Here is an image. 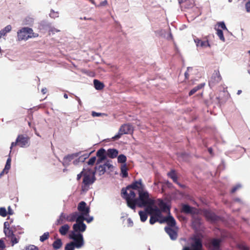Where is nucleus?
<instances>
[{"instance_id": "obj_1", "label": "nucleus", "mask_w": 250, "mask_h": 250, "mask_svg": "<svg viewBox=\"0 0 250 250\" xmlns=\"http://www.w3.org/2000/svg\"><path fill=\"white\" fill-rule=\"evenodd\" d=\"M121 196L126 200L128 207L133 209L135 208L136 205H138V201L135 198L136 193L134 191H130V193H128L125 188H123L121 190Z\"/></svg>"}, {"instance_id": "obj_2", "label": "nucleus", "mask_w": 250, "mask_h": 250, "mask_svg": "<svg viewBox=\"0 0 250 250\" xmlns=\"http://www.w3.org/2000/svg\"><path fill=\"white\" fill-rule=\"evenodd\" d=\"M138 201V206L139 207H149L153 206L155 202L153 199L149 198V195L147 191L143 190L140 191L139 193V198L136 199Z\"/></svg>"}, {"instance_id": "obj_3", "label": "nucleus", "mask_w": 250, "mask_h": 250, "mask_svg": "<svg viewBox=\"0 0 250 250\" xmlns=\"http://www.w3.org/2000/svg\"><path fill=\"white\" fill-rule=\"evenodd\" d=\"M38 36V34L34 33L32 28L28 27H23L17 32L18 40L19 41H26L30 38L37 37Z\"/></svg>"}, {"instance_id": "obj_4", "label": "nucleus", "mask_w": 250, "mask_h": 250, "mask_svg": "<svg viewBox=\"0 0 250 250\" xmlns=\"http://www.w3.org/2000/svg\"><path fill=\"white\" fill-rule=\"evenodd\" d=\"M30 145V138L26 135L21 134L19 135L14 142H12L11 144L10 149L16 146H18L21 147H26Z\"/></svg>"}, {"instance_id": "obj_5", "label": "nucleus", "mask_w": 250, "mask_h": 250, "mask_svg": "<svg viewBox=\"0 0 250 250\" xmlns=\"http://www.w3.org/2000/svg\"><path fill=\"white\" fill-rule=\"evenodd\" d=\"M193 242L191 244V248L188 246L184 247L182 250H203L202 241L201 239L194 237L191 238Z\"/></svg>"}, {"instance_id": "obj_6", "label": "nucleus", "mask_w": 250, "mask_h": 250, "mask_svg": "<svg viewBox=\"0 0 250 250\" xmlns=\"http://www.w3.org/2000/svg\"><path fill=\"white\" fill-rule=\"evenodd\" d=\"M144 186L142 184V181L141 179H139L138 181H135L132 182L130 185H128L125 189L128 193H130V191H133L134 189L137 190L139 193L140 191L144 190Z\"/></svg>"}, {"instance_id": "obj_7", "label": "nucleus", "mask_w": 250, "mask_h": 250, "mask_svg": "<svg viewBox=\"0 0 250 250\" xmlns=\"http://www.w3.org/2000/svg\"><path fill=\"white\" fill-rule=\"evenodd\" d=\"M69 237L74 241L73 242L77 248H80L83 245V239L82 234H76L74 232H72Z\"/></svg>"}, {"instance_id": "obj_8", "label": "nucleus", "mask_w": 250, "mask_h": 250, "mask_svg": "<svg viewBox=\"0 0 250 250\" xmlns=\"http://www.w3.org/2000/svg\"><path fill=\"white\" fill-rule=\"evenodd\" d=\"M95 180L94 175H91V173L90 170H87L86 172L83 174V183L84 187H83V190L84 188L88 187L90 185L92 184Z\"/></svg>"}, {"instance_id": "obj_9", "label": "nucleus", "mask_w": 250, "mask_h": 250, "mask_svg": "<svg viewBox=\"0 0 250 250\" xmlns=\"http://www.w3.org/2000/svg\"><path fill=\"white\" fill-rule=\"evenodd\" d=\"M153 206H150L149 207L146 208V211L150 215H154L160 219H162L163 217L162 216L161 210L156 206L154 207H153Z\"/></svg>"}, {"instance_id": "obj_10", "label": "nucleus", "mask_w": 250, "mask_h": 250, "mask_svg": "<svg viewBox=\"0 0 250 250\" xmlns=\"http://www.w3.org/2000/svg\"><path fill=\"white\" fill-rule=\"evenodd\" d=\"M222 80V77L218 69L215 70L209 81V85L213 86Z\"/></svg>"}, {"instance_id": "obj_11", "label": "nucleus", "mask_w": 250, "mask_h": 250, "mask_svg": "<svg viewBox=\"0 0 250 250\" xmlns=\"http://www.w3.org/2000/svg\"><path fill=\"white\" fill-rule=\"evenodd\" d=\"M221 240L219 239L213 238L208 244V248L210 250H219Z\"/></svg>"}, {"instance_id": "obj_12", "label": "nucleus", "mask_w": 250, "mask_h": 250, "mask_svg": "<svg viewBox=\"0 0 250 250\" xmlns=\"http://www.w3.org/2000/svg\"><path fill=\"white\" fill-rule=\"evenodd\" d=\"M78 210L82 215L88 216L90 212V208L86 206V204L84 201H81L78 205Z\"/></svg>"}, {"instance_id": "obj_13", "label": "nucleus", "mask_w": 250, "mask_h": 250, "mask_svg": "<svg viewBox=\"0 0 250 250\" xmlns=\"http://www.w3.org/2000/svg\"><path fill=\"white\" fill-rule=\"evenodd\" d=\"M203 214L206 219L211 222H214L218 220L219 217L213 212L209 210H204Z\"/></svg>"}, {"instance_id": "obj_14", "label": "nucleus", "mask_w": 250, "mask_h": 250, "mask_svg": "<svg viewBox=\"0 0 250 250\" xmlns=\"http://www.w3.org/2000/svg\"><path fill=\"white\" fill-rule=\"evenodd\" d=\"M166 222L168 226V227H174L176 225V221L174 217L171 215H168L167 217H164L162 220H160V223L162 224Z\"/></svg>"}, {"instance_id": "obj_15", "label": "nucleus", "mask_w": 250, "mask_h": 250, "mask_svg": "<svg viewBox=\"0 0 250 250\" xmlns=\"http://www.w3.org/2000/svg\"><path fill=\"white\" fill-rule=\"evenodd\" d=\"M165 230L168 234L170 239L172 240H175L178 237L177 231L170 227H166Z\"/></svg>"}, {"instance_id": "obj_16", "label": "nucleus", "mask_w": 250, "mask_h": 250, "mask_svg": "<svg viewBox=\"0 0 250 250\" xmlns=\"http://www.w3.org/2000/svg\"><path fill=\"white\" fill-rule=\"evenodd\" d=\"M180 6L185 9H189L194 6L193 0H178Z\"/></svg>"}, {"instance_id": "obj_17", "label": "nucleus", "mask_w": 250, "mask_h": 250, "mask_svg": "<svg viewBox=\"0 0 250 250\" xmlns=\"http://www.w3.org/2000/svg\"><path fill=\"white\" fill-rule=\"evenodd\" d=\"M78 156V153H73L65 156L63 159L62 164L64 166H68L69 165L71 161L75 158Z\"/></svg>"}, {"instance_id": "obj_18", "label": "nucleus", "mask_w": 250, "mask_h": 250, "mask_svg": "<svg viewBox=\"0 0 250 250\" xmlns=\"http://www.w3.org/2000/svg\"><path fill=\"white\" fill-rule=\"evenodd\" d=\"M96 156L98 159L97 161V164L101 163L103 161L106 159L105 150L104 148H101L99 149L96 153Z\"/></svg>"}, {"instance_id": "obj_19", "label": "nucleus", "mask_w": 250, "mask_h": 250, "mask_svg": "<svg viewBox=\"0 0 250 250\" xmlns=\"http://www.w3.org/2000/svg\"><path fill=\"white\" fill-rule=\"evenodd\" d=\"M194 41L197 46L201 47H210V44L208 40L202 41L197 38H195Z\"/></svg>"}, {"instance_id": "obj_20", "label": "nucleus", "mask_w": 250, "mask_h": 250, "mask_svg": "<svg viewBox=\"0 0 250 250\" xmlns=\"http://www.w3.org/2000/svg\"><path fill=\"white\" fill-rule=\"evenodd\" d=\"M86 225L84 224H74L73 226V232H83L86 229Z\"/></svg>"}, {"instance_id": "obj_21", "label": "nucleus", "mask_w": 250, "mask_h": 250, "mask_svg": "<svg viewBox=\"0 0 250 250\" xmlns=\"http://www.w3.org/2000/svg\"><path fill=\"white\" fill-rule=\"evenodd\" d=\"M3 231L6 236L8 237H11L14 235L13 230L9 228V224L7 222L4 223Z\"/></svg>"}, {"instance_id": "obj_22", "label": "nucleus", "mask_w": 250, "mask_h": 250, "mask_svg": "<svg viewBox=\"0 0 250 250\" xmlns=\"http://www.w3.org/2000/svg\"><path fill=\"white\" fill-rule=\"evenodd\" d=\"M193 209L194 208L189 205L183 204L182 205L181 211L186 214H194Z\"/></svg>"}, {"instance_id": "obj_23", "label": "nucleus", "mask_w": 250, "mask_h": 250, "mask_svg": "<svg viewBox=\"0 0 250 250\" xmlns=\"http://www.w3.org/2000/svg\"><path fill=\"white\" fill-rule=\"evenodd\" d=\"M119 129L124 134L130 133L132 131L131 126L129 124L122 125Z\"/></svg>"}, {"instance_id": "obj_24", "label": "nucleus", "mask_w": 250, "mask_h": 250, "mask_svg": "<svg viewBox=\"0 0 250 250\" xmlns=\"http://www.w3.org/2000/svg\"><path fill=\"white\" fill-rule=\"evenodd\" d=\"M118 154V151L114 148H109L107 151V155L110 158H116Z\"/></svg>"}, {"instance_id": "obj_25", "label": "nucleus", "mask_w": 250, "mask_h": 250, "mask_svg": "<svg viewBox=\"0 0 250 250\" xmlns=\"http://www.w3.org/2000/svg\"><path fill=\"white\" fill-rule=\"evenodd\" d=\"M78 215V212H74L69 215H67L65 214V218L66 219V221L73 222H74Z\"/></svg>"}, {"instance_id": "obj_26", "label": "nucleus", "mask_w": 250, "mask_h": 250, "mask_svg": "<svg viewBox=\"0 0 250 250\" xmlns=\"http://www.w3.org/2000/svg\"><path fill=\"white\" fill-rule=\"evenodd\" d=\"M70 229V227L67 224H65L63 226H62L60 229H59V232L60 234L62 235H65L67 234V232L68 231L69 229Z\"/></svg>"}, {"instance_id": "obj_27", "label": "nucleus", "mask_w": 250, "mask_h": 250, "mask_svg": "<svg viewBox=\"0 0 250 250\" xmlns=\"http://www.w3.org/2000/svg\"><path fill=\"white\" fill-rule=\"evenodd\" d=\"M66 221L65 213L62 212L60 214L59 219H57L56 224L57 225H61L65 223Z\"/></svg>"}, {"instance_id": "obj_28", "label": "nucleus", "mask_w": 250, "mask_h": 250, "mask_svg": "<svg viewBox=\"0 0 250 250\" xmlns=\"http://www.w3.org/2000/svg\"><path fill=\"white\" fill-rule=\"evenodd\" d=\"M158 206L159 208H160V210L161 211L163 212H166L168 210L169 211V209L166 203H165L163 200H160L159 203H158Z\"/></svg>"}, {"instance_id": "obj_29", "label": "nucleus", "mask_w": 250, "mask_h": 250, "mask_svg": "<svg viewBox=\"0 0 250 250\" xmlns=\"http://www.w3.org/2000/svg\"><path fill=\"white\" fill-rule=\"evenodd\" d=\"M94 87L97 90H102L104 87V84L103 83L101 82L98 80L95 79L93 81Z\"/></svg>"}, {"instance_id": "obj_30", "label": "nucleus", "mask_w": 250, "mask_h": 250, "mask_svg": "<svg viewBox=\"0 0 250 250\" xmlns=\"http://www.w3.org/2000/svg\"><path fill=\"white\" fill-rule=\"evenodd\" d=\"M205 85V84L204 83H201L197 86H196L195 87H194L193 88H192L189 92L188 93V95L189 96L192 95L193 94H194L195 92H196L197 91H198L199 90L201 89V88H202Z\"/></svg>"}, {"instance_id": "obj_31", "label": "nucleus", "mask_w": 250, "mask_h": 250, "mask_svg": "<svg viewBox=\"0 0 250 250\" xmlns=\"http://www.w3.org/2000/svg\"><path fill=\"white\" fill-rule=\"evenodd\" d=\"M11 159L10 158H8L6 161V165L5 166V167L2 172L0 173V175H2V174L5 171L6 173H8V170L10 169L11 167Z\"/></svg>"}, {"instance_id": "obj_32", "label": "nucleus", "mask_w": 250, "mask_h": 250, "mask_svg": "<svg viewBox=\"0 0 250 250\" xmlns=\"http://www.w3.org/2000/svg\"><path fill=\"white\" fill-rule=\"evenodd\" d=\"M52 246L53 248L55 250L60 249L62 246V242L61 240L60 239H57L53 242Z\"/></svg>"}, {"instance_id": "obj_33", "label": "nucleus", "mask_w": 250, "mask_h": 250, "mask_svg": "<svg viewBox=\"0 0 250 250\" xmlns=\"http://www.w3.org/2000/svg\"><path fill=\"white\" fill-rule=\"evenodd\" d=\"M147 214L148 213L146 211H140L139 212V214L140 216V219L142 222H144L146 220L147 218Z\"/></svg>"}, {"instance_id": "obj_34", "label": "nucleus", "mask_w": 250, "mask_h": 250, "mask_svg": "<svg viewBox=\"0 0 250 250\" xmlns=\"http://www.w3.org/2000/svg\"><path fill=\"white\" fill-rule=\"evenodd\" d=\"M121 171L123 178H126L128 176L127 168L125 164L121 167Z\"/></svg>"}, {"instance_id": "obj_35", "label": "nucleus", "mask_w": 250, "mask_h": 250, "mask_svg": "<svg viewBox=\"0 0 250 250\" xmlns=\"http://www.w3.org/2000/svg\"><path fill=\"white\" fill-rule=\"evenodd\" d=\"M216 30V34L222 42H225V38L224 36L223 32L222 30V29H220L219 28H217Z\"/></svg>"}, {"instance_id": "obj_36", "label": "nucleus", "mask_w": 250, "mask_h": 250, "mask_svg": "<svg viewBox=\"0 0 250 250\" xmlns=\"http://www.w3.org/2000/svg\"><path fill=\"white\" fill-rule=\"evenodd\" d=\"M85 215H82V214L81 215H79L78 214L75 221L76 222V224H83V221L85 220L84 216Z\"/></svg>"}, {"instance_id": "obj_37", "label": "nucleus", "mask_w": 250, "mask_h": 250, "mask_svg": "<svg viewBox=\"0 0 250 250\" xmlns=\"http://www.w3.org/2000/svg\"><path fill=\"white\" fill-rule=\"evenodd\" d=\"M97 169L98 172H99V174L100 175L104 174L106 171V168L104 165H100L99 166H98Z\"/></svg>"}, {"instance_id": "obj_38", "label": "nucleus", "mask_w": 250, "mask_h": 250, "mask_svg": "<svg viewBox=\"0 0 250 250\" xmlns=\"http://www.w3.org/2000/svg\"><path fill=\"white\" fill-rule=\"evenodd\" d=\"M162 219H160L159 218L154 216V215H151L150 220H149V223L151 225H153L156 222H159L160 223V220H162Z\"/></svg>"}, {"instance_id": "obj_39", "label": "nucleus", "mask_w": 250, "mask_h": 250, "mask_svg": "<svg viewBox=\"0 0 250 250\" xmlns=\"http://www.w3.org/2000/svg\"><path fill=\"white\" fill-rule=\"evenodd\" d=\"M126 161V157L124 154H120L118 157V162L119 163H125Z\"/></svg>"}, {"instance_id": "obj_40", "label": "nucleus", "mask_w": 250, "mask_h": 250, "mask_svg": "<svg viewBox=\"0 0 250 250\" xmlns=\"http://www.w3.org/2000/svg\"><path fill=\"white\" fill-rule=\"evenodd\" d=\"M75 247L74 243L73 242H71L66 245L65 247V250H74Z\"/></svg>"}, {"instance_id": "obj_41", "label": "nucleus", "mask_w": 250, "mask_h": 250, "mask_svg": "<svg viewBox=\"0 0 250 250\" xmlns=\"http://www.w3.org/2000/svg\"><path fill=\"white\" fill-rule=\"evenodd\" d=\"M49 233L48 232H46L44 233L43 234V235H42V236H40V240L41 242H43L44 241L48 239L49 238Z\"/></svg>"}, {"instance_id": "obj_42", "label": "nucleus", "mask_w": 250, "mask_h": 250, "mask_svg": "<svg viewBox=\"0 0 250 250\" xmlns=\"http://www.w3.org/2000/svg\"><path fill=\"white\" fill-rule=\"evenodd\" d=\"M23 250H39V248L35 245H29L25 246Z\"/></svg>"}, {"instance_id": "obj_43", "label": "nucleus", "mask_w": 250, "mask_h": 250, "mask_svg": "<svg viewBox=\"0 0 250 250\" xmlns=\"http://www.w3.org/2000/svg\"><path fill=\"white\" fill-rule=\"evenodd\" d=\"M237 247L240 250H250L249 247L244 243L239 244Z\"/></svg>"}, {"instance_id": "obj_44", "label": "nucleus", "mask_w": 250, "mask_h": 250, "mask_svg": "<svg viewBox=\"0 0 250 250\" xmlns=\"http://www.w3.org/2000/svg\"><path fill=\"white\" fill-rule=\"evenodd\" d=\"M7 215V212L6 208L3 207L0 208V215L2 217H6Z\"/></svg>"}, {"instance_id": "obj_45", "label": "nucleus", "mask_w": 250, "mask_h": 250, "mask_svg": "<svg viewBox=\"0 0 250 250\" xmlns=\"http://www.w3.org/2000/svg\"><path fill=\"white\" fill-rule=\"evenodd\" d=\"M96 160V157L95 156L92 157L89 159V160L87 162V164L88 165L92 166L95 164Z\"/></svg>"}, {"instance_id": "obj_46", "label": "nucleus", "mask_w": 250, "mask_h": 250, "mask_svg": "<svg viewBox=\"0 0 250 250\" xmlns=\"http://www.w3.org/2000/svg\"><path fill=\"white\" fill-rule=\"evenodd\" d=\"M217 25L218 26V28L220 27L222 29L228 30L224 22H219L217 23Z\"/></svg>"}, {"instance_id": "obj_47", "label": "nucleus", "mask_w": 250, "mask_h": 250, "mask_svg": "<svg viewBox=\"0 0 250 250\" xmlns=\"http://www.w3.org/2000/svg\"><path fill=\"white\" fill-rule=\"evenodd\" d=\"M49 15L50 17L52 18H55L59 17V13L57 12H55L52 10L49 14Z\"/></svg>"}, {"instance_id": "obj_48", "label": "nucleus", "mask_w": 250, "mask_h": 250, "mask_svg": "<svg viewBox=\"0 0 250 250\" xmlns=\"http://www.w3.org/2000/svg\"><path fill=\"white\" fill-rule=\"evenodd\" d=\"M167 175L169 177L172 179L176 176V174L175 170H171L169 172L167 173Z\"/></svg>"}, {"instance_id": "obj_49", "label": "nucleus", "mask_w": 250, "mask_h": 250, "mask_svg": "<svg viewBox=\"0 0 250 250\" xmlns=\"http://www.w3.org/2000/svg\"><path fill=\"white\" fill-rule=\"evenodd\" d=\"M10 238H11V241L12 246H14L15 244H16L19 242V240L14 235L13 236H12V237H11Z\"/></svg>"}, {"instance_id": "obj_50", "label": "nucleus", "mask_w": 250, "mask_h": 250, "mask_svg": "<svg viewBox=\"0 0 250 250\" xmlns=\"http://www.w3.org/2000/svg\"><path fill=\"white\" fill-rule=\"evenodd\" d=\"M123 134H124L122 132H120V130L119 129L118 133L112 137L113 140H118L119 138L121 137L122 135Z\"/></svg>"}, {"instance_id": "obj_51", "label": "nucleus", "mask_w": 250, "mask_h": 250, "mask_svg": "<svg viewBox=\"0 0 250 250\" xmlns=\"http://www.w3.org/2000/svg\"><path fill=\"white\" fill-rule=\"evenodd\" d=\"M105 166L106 169L107 168L108 169L111 170V168H113V167L112 165H111L109 161H107L104 164Z\"/></svg>"}, {"instance_id": "obj_52", "label": "nucleus", "mask_w": 250, "mask_h": 250, "mask_svg": "<svg viewBox=\"0 0 250 250\" xmlns=\"http://www.w3.org/2000/svg\"><path fill=\"white\" fill-rule=\"evenodd\" d=\"M6 246L4 241L1 239H0V250H5Z\"/></svg>"}, {"instance_id": "obj_53", "label": "nucleus", "mask_w": 250, "mask_h": 250, "mask_svg": "<svg viewBox=\"0 0 250 250\" xmlns=\"http://www.w3.org/2000/svg\"><path fill=\"white\" fill-rule=\"evenodd\" d=\"M86 171L87 170L85 169H83V171L79 174H78L77 175V180H80V179L81 178L82 176H83V174H85V172H86Z\"/></svg>"}, {"instance_id": "obj_54", "label": "nucleus", "mask_w": 250, "mask_h": 250, "mask_svg": "<svg viewBox=\"0 0 250 250\" xmlns=\"http://www.w3.org/2000/svg\"><path fill=\"white\" fill-rule=\"evenodd\" d=\"M11 26L10 25H8L4 29H3V30L6 34L7 33L9 32L11 30Z\"/></svg>"}, {"instance_id": "obj_55", "label": "nucleus", "mask_w": 250, "mask_h": 250, "mask_svg": "<svg viewBox=\"0 0 250 250\" xmlns=\"http://www.w3.org/2000/svg\"><path fill=\"white\" fill-rule=\"evenodd\" d=\"M173 182L178 185L180 187H183L184 186L178 182L177 175L172 179Z\"/></svg>"}, {"instance_id": "obj_56", "label": "nucleus", "mask_w": 250, "mask_h": 250, "mask_svg": "<svg viewBox=\"0 0 250 250\" xmlns=\"http://www.w3.org/2000/svg\"><path fill=\"white\" fill-rule=\"evenodd\" d=\"M102 115H104V114L101 113H98V112H96L95 111H93L92 112V115L93 117H99V116H102Z\"/></svg>"}, {"instance_id": "obj_57", "label": "nucleus", "mask_w": 250, "mask_h": 250, "mask_svg": "<svg viewBox=\"0 0 250 250\" xmlns=\"http://www.w3.org/2000/svg\"><path fill=\"white\" fill-rule=\"evenodd\" d=\"M240 188V185H237V186L234 187L231 190V193H234Z\"/></svg>"}, {"instance_id": "obj_58", "label": "nucleus", "mask_w": 250, "mask_h": 250, "mask_svg": "<svg viewBox=\"0 0 250 250\" xmlns=\"http://www.w3.org/2000/svg\"><path fill=\"white\" fill-rule=\"evenodd\" d=\"M190 69H191V68H189V67H188L187 68V71L185 72V78L186 79H188L189 78V74L188 73V71L190 70Z\"/></svg>"}, {"instance_id": "obj_59", "label": "nucleus", "mask_w": 250, "mask_h": 250, "mask_svg": "<svg viewBox=\"0 0 250 250\" xmlns=\"http://www.w3.org/2000/svg\"><path fill=\"white\" fill-rule=\"evenodd\" d=\"M246 8L247 12H250V1H248L246 3Z\"/></svg>"}, {"instance_id": "obj_60", "label": "nucleus", "mask_w": 250, "mask_h": 250, "mask_svg": "<svg viewBox=\"0 0 250 250\" xmlns=\"http://www.w3.org/2000/svg\"><path fill=\"white\" fill-rule=\"evenodd\" d=\"M107 4V1L106 0H104V1L101 2L99 5L101 6H104Z\"/></svg>"}, {"instance_id": "obj_61", "label": "nucleus", "mask_w": 250, "mask_h": 250, "mask_svg": "<svg viewBox=\"0 0 250 250\" xmlns=\"http://www.w3.org/2000/svg\"><path fill=\"white\" fill-rule=\"evenodd\" d=\"M10 214V215H12L13 214V211L12 210V209H11V207L9 206L8 207V212H7V214Z\"/></svg>"}, {"instance_id": "obj_62", "label": "nucleus", "mask_w": 250, "mask_h": 250, "mask_svg": "<svg viewBox=\"0 0 250 250\" xmlns=\"http://www.w3.org/2000/svg\"><path fill=\"white\" fill-rule=\"evenodd\" d=\"M93 218L92 217H90L88 218H85V220L87 222V223H90L91 222L92 220H93Z\"/></svg>"}, {"instance_id": "obj_63", "label": "nucleus", "mask_w": 250, "mask_h": 250, "mask_svg": "<svg viewBox=\"0 0 250 250\" xmlns=\"http://www.w3.org/2000/svg\"><path fill=\"white\" fill-rule=\"evenodd\" d=\"M6 35L5 32L3 31V30H1L0 31V38L3 36H5Z\"/></svg>"}, {"instance_id": "obj_64", "label": "nucleus", "mask_w": 250, "mask_h": 250, "mask_svg": "<svg viewBox=\"0 0 250 250\" xmlns=\"http://www.w3.org/2000/svg\"><path fill=\"white\" fill-rule=\"evenodd\" d=\"M208 151L209 152V153L211 154V155H212L213 154V150L212 149V148L211 147H209L208 148Z\"/></svg>"}]
</instances>
